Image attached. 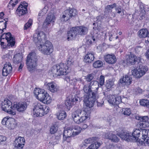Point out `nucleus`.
I'll return each mask as SVG.
<instances>
[{"instance_id": "nucleus-1", "label": "nucleus", "mask_w": 149, "mask_h": 149, "mask_svg": "<svg viewBox=\"0 0 149 149\" xmlns=\"http://www.w3.org/2000/svg\"><path fill=\"white\" fill-rule=\"evenodd\" d=\"M98 82L96 81H92L84 85L83 91L84 92L83 97V101L87 108H85L86 111L90 112V108L93 107L97 95V91L98 87L96 86L98 85Z\"/></svg>"}, {"instance_id": "nucleus-2", "label": "nucleus", "mask_w": 149, "mask_h": 149, "mask_svg": "<svg viewBox=\"0 0 149 149\" xmlns=\"http://www.w3.org/2000/svg\"><path fill=\"white\" fill-rule=\"evenodd\" d=\"M34 41L36 43L37 48L42 54L49 55L53 52L52 43L45 38V35L43 32L35 33L33 35Z\"/></svg>"}, {"instance_id": "nucleus-3", "label": "nucleus", "mask_w": 149, "mask_h": 149, "mask_svg": "<svg viewBox=\"0 0 149 149\" xmlns=\"http://www.w3.org/2000/svg\"><path fill=\"white\" fill-rule=\"evenodd\" d=\"M88 31V29L86 27L84 26L74 27L70 29L67 33V39L71 40L77 35L83 36L86 34Z\"/></svg>"}, {"instance_id": "nucleus-4", "label": "nucleus", "mask_w": 149, "mask_h": 149, "mask_svg": "<svg viewBox=\"0 0 149 149\" xmlns=\"http://www.w3.org/2000/svg\"><path fill=\"white\" fill-rule=\"evenodd\" d=\"M90 113V112L88 110L86 111V109L83 111L78 109L72 113V117L76 123L79 124L87 118Z\"/></svg>"}, {"instance_id": "nucleus-5", "label": "nucleus", "mask_w": 149, "mask_h": 149, "mask_svg": "<svg viewBox=\"0 0 149 149\" xmlns=\"http://www.w3.org/2000/svg\"><path fill=\"white\" fill-rule=\"evenodd\" d=\"M34 93L36 98L43 103L48 104L51 102L50 97L43 89L36 88L34 90Z\"/></svg>"}, {"instance_id": "nucleus-6", "label": "nucleus", "mask_w": 149, "mask_h": 149, "mask_svg": "<svg viewBox=\"0 0 149 149\" xmlns=\"http://www.w3.org/2000/svg\"><path fill=\"white\" fill-rule=\"evenodd\" d=\"M70 68L66 65L61 63L58 65L54 66L51 70L54 77L66 74L69 72Z\"/></svg>"}, {"instance_id": "nucleus-7", "label": "nucleus", "mask_w": 149, "mask_h": 149, "mask_svg": "<svg viewBox=\"0 0 149 149\" xmlns=\"http://www.w3.org/2000/svg\"><path fill=\"white\" fill-rule=\"evenodd\" d=\"M33 111L34 115L37 117H41L48 113L49 108L46 105H42L38 103L34 106Z\"/></svg>"}, {"instance_id": "nucleus-8", "label": "nucleus", "mask_w": 149, "mask_h": 149, "mask_svg": "<svg viewBox=\"0 0 149 149\" xmlns=\"http://www.w3.org/2000/svg\"><path fill=\"white\" fill-rule=\"evenodd\" d=\"M37 57L34 52H31L29 54L26 60V64L29 71L35 69L37 65Z\"/></svg>"}, {"instance_id": "nucleus-9", "label": "nucleus", "mask_w": 149, "mask_h": 149, "mask_svg": "<svg viewBox=\"0 0 149 149\" xmlns=\"http://www.w3.org/2000/svg\"><path fill=\"white\" fill-rule=\"evenodd\" d=\"M148 70L147 66L140 65L139 67L132 71V75L135 78H139L144 75Z\"/></svg>"}, {"instance_id": "nucleus-10", "label": "nucleus", "mask_w": 149, "mask_h": 149, "mask_svg": "<svg viewBox=\"0 0 149 149\" xmlns=\"http://www.w3.org/2000/svg\"><path fill=\"white\" fill-rule=\"evenodd\" d=\"M1 123L10 130L14 129L17 126L16 120L13 118L5 117L2 120Z\"/></svg>"}, {"instance_id": "nucleus-11", "label": "nucleus", "mask_w": 149, "mask_h": 149, "mask_svg": "<svg viewBox=\"0 0 149 149\" xmlns=\"http://www.w3.org/2000/svg\"><path fill=\"white\" fill-rule=\"evenodd\" d=\"M1 107L3 110L11 115H14L16 114L15 111L12 107L11 102L8 99H5L2 102Z\"/></svg>"}, {"instance_id": "nucleus-12", "label": "nucleus", "mask_w": 149, "mask_h": 149, "mask_svg": "<svg viewBox=\"0 0 149 149\" xmlns=\"http://www.w3.org/2000/svg\"><path fill=\"white\" fill-rule=\"evenodd\" d=\"M141 130L142 136L139 140V143L141 145L146 143L149 146V130L141 128Z\"/></svg>"}, {"instance_id": "nucleus-13", "label": "nucleus", "mask_w": 149, "mask_h": 149, "mask_svg": "<svg viewBox=\"0 0 149 149\" xmlns=\"http://www.w3.org/2000/svg\"><path fill=\"white\" fill-rule=\"evenodd\" d=\"M76 15V11L74 9H71L69 10H66L64 11L63 14L61 19L62 21H66L72 16H74Z\"/></svg>"}, {"instance_id": "nucleus-14", "label": "nucleus", "mask_w": 149, "mask_h": 149, "mask_svg": "<svg viewBox=\"0 0 149 149\" xmlns=\"http://www.w3.org/2000/svg\"><path fill=\"white\" fill-rule=\"evenodd\" d=\"M107 100L109 104L113 105L118 104L122 102L121 97L119 96L109 95L107 96Z\"/></svg>"}, {"instance_id": "nucleus-15", "label": "nucleus", "mask_w": 149, "mask_h": 149, "mask_svg": "<svg viewBox=\"0 0 149 149\" xmlns=\"http://www.w3.org/2000/svg\"><path fill=\"white\" fill-rule=\"evenodd\" d=\"M25 139L23 137L19 136L16 138L14 143L15 149H22L23 148Z\"/></svg>"}, {"instance_id": "nucleus-16", "label": "nucleus", "mask_w": 149, "mask_h": 149, "mask_svg": "<svg viewBox=\"0 0 149 149\" xmlns=\"http://www.w3.org/2000/svg\"><path fill=\"white\" fill-rule=\"evenodd\" d=\"M55 20V17L52 13H49L48 15L45 22L43 24V27L46 28L50 26V23L54 22Z\"/></svg>"}, {"instance_id": "nucleus-17", "label": "nucleus", "mask_w": 149, "mask_h": 149, "mask_svg": "<svg viewBox=\"0 0 149 149\" xmlns=\"http://www.w3.org/2000/svg\"><path fill=\"white\" fill-rule=\"evenodd\" d=\"M139 120H140L139 126L140 127L145 128L149 126V118L147 116L138 117Z\"/></svg>"}, {"instance_id": "nucleus-18", "label": "nucleus", "mask_w": 149, "mask_h": 149, "mask_svg": "<svg viewBox=\"0 0 149 149\" xmlns=\"http://www.w3.org/2000/svg\"><path fill=\"white\" fill-rule=\"evenodd\" d=\"M104 60L106 62L110 64H113L116 63L117 59L115 55L113 54H107L104 56Z\"/></svg>"}, {"instance_id": "nucleus-19", "label": "nucleus", "mask_w": 149, "mask_h": 149, "mask_svg": "<svg viewBox=\"0 0 149 149\" xmlns=\"http://www.w3.org/2000/svg\"><path fill=\"white\" fill-rule=\"evenodd\" d=\"M27 104L25 102H23L18 103L16 104H14L13 107L15 108L19 112H23L27 108Z\"/></svg>"}, {"instance_id": "nucleus-20", "label": "nucleus", "mask_w": 149, "mask_h": 149, "mask_svg": "<svg viewBox=\"0 0 149 149\" xmlns=\"http://www.w3.org/2000/svg\"><path fill=\"white\" fill-rule=\"evenodd\" d=\"M100 32L97 29H95L91 33V38L94 41H97L101 38Z\"/></svg>"}, {"instance_id": "nucleus-21", "label": "nucleus", "mask_w": 149, "mask_h": 149, "mask_svg": "<svg viewBox=\"0 0 149 149\" xmlns=\"http://www.w3.org/2000/svg\"><path fill=\"white\" fill-rule=\"evenodd\" d=\"M47 89L52 93L58 91L59 89V87L54 82L48 83L47 85Z\"/></svg>"}, {"instance_id": "nucleus-22", "label": "nucleus", "mask_w": 149, "mask_h": 149, "mask_svg": "<svg viewBox=\"0 0 149 149\" xmlns=\"http://www.w3.org/2000/svg\"><path fill=\"white\" fill-rule=\"evenodd\" d=\"M104 135L106 138L108 139L113 142H118L119 140L117 136L111 132H108L105 133Z\"/></svg>"}, {"instance_id": "nucleus-23", "label": "nucleus", "mask_w": 149, "mask_h": 149, "mask_svg": "<svg viewBox=\"0 0 149 149\" xmlns=\"http://www.w3.org/2000/svg\"><path fill=\"white\" fill-rule=\"evenodd\" d=\"M12 68L10 63L5 64L4 65L2 70V75L3 76H7L12 71Z\"/></svg>"}, {"instance_id": "nucleus-24", "label": "nucleus", "mask_w": 149, "mask_h": 149, "mask_svg": "<svg viewBox=\"0 0 149 149\" xmlns=\"http://www.w3.org/2000/svg\"><path fill=\"white\" fill-rule=\"evenodd\" d=\"M141 128L140 129H134L133 132L131 134L133 141H136L139 142L140 139L139 138V137L141 134Z\"/></svg>"}, {"instance_id": "nucleus-25", "label": "nucleus", "mask_w": 149, "mask_h": 149, "mask_svg": "<svg viewBox=\"0 0 149 149\" xmlns=\"http://www.w3.org/2000/svg\"><path fill=\"white\" fill-rule=\"evenodd\" d=\"M6 40L8 42L7 45L8 46L12 47L15 44V39L12 36L10 32L6 33Z\"/></svg>"}, {"instance_id": "nucleus-26", "label": "nucleus", "mask_w": 149, "mask_h": 149, "mask_svg": "<svg viewBox=\"0 0 149 149\" xmlns=\"http://www.w3.org/2000/svg\"><path fill=\"white\" fill-rule=\"evenodd\" d=\"M17 15L19 16L23 15L27 13L26 8H22V6H19L16 10Z\"/></svg>"}, {"instance_id": "nucleus-27", "label": "nucleus", "mask_w": 149, "mask_h": 149, "mask_svg": "<svg viewBox=\"0 0 149 149\" xmlns=\"http://www.w3.org/2000/svg\"><path fill=\"white\" fill-rule=\"evenodd\" d=\"M96 139L95 137H93L85 139L84 142L81 145V147L82 148L86 147L87 146V145L94 142L96 140Z\"/></svg>"}, {"instance_id": "nucleus-28", "label": "nucleus", "mask_w": 149, "mask_h": 149, "mask_svg": "<svg viewBox=\"0 0 149 149\" xmlns=\"http://www.w3.org/2000/svg\"><path fill=\"white\" fill-rule=\"evenodd\" d=\"M94 59V55L92 53H88L85 57L84 61L86 63H90Z\"/></svg>"}, {"instance_id": "nucleus-29", "label": "nucleus", "mask_w": 149, "mask_h": 149, "mask_svg": "<svg viewBox=\"0 0 149 149\" xmlns=\"http://www.w3.org/2000/svg\"><path fill=\"white\" fill-rule=\"evenodd\" d=\"M132 78L130 76L125 75L122 79L120 80V82L121 83H124L126 85H129L131 84Z\"/></svg>"}, {"instance_id": "nucleus-30", "label": "nucleus", "mask_w": 149, "mask_h": 149, "mask_svg": "<svg viewBox=\"0 0 149 149\" xmlns=\"http://www.w3.org/2000/svg\"><path fill=\"white\" fill-rule=\"evenodd\" d=\"M136 56L133 54H130L126 59L127 64H133L136 61Z\"/></svg>"}, {"instance_id": "nucleus-31", "label": "nucleus", "mask_w": 149, "mask_h": 149, "mask_svg": "<svg viewBox=\"0 0 149 149\" xmlns=\"http://www.w3.org/2000/svg\"><path fill=\"white\" fill-rule=\"evenodd\" d=\"M121 137L123 139H125L127 141H133L131 133H124L122 135H121Z\"/></svg>"}, {"instance_id": "nucleus-32", "label": "nucleus", "mask_w": 149, "mask_h": 149, "mask_svg": "<svg viewBox=\"0 0 149 149\" xmlns=\"http://www.w3.org/2000/svg\"><path fill=\"white\" fill-rule=\"evenodd\" d=\"M71 127L74 136L79 134L82 130L81 128L77 125H72Z\"/></svg>"}, {"instance_id": "nucleus-33", "label": "nucleus", "mask_w": 149, "mask_h": 149, "mask_svg": "<svg viewBox=\"0 0 149 149\" xmlns=\"http://www.w3.org/2000/svg\"><path fill=\"white\" fill-rule=\"evenodd\" d=\"M138 35L140 38H145L147 37L148 30L146 29H142L138 32Z\"/></svg>"}, {"instance_id": "nucleus-34", "label": "nucleus", "mask_w": 149, "mask_h": 149, "mask_svg": "<svg viewBox=\"0 0 149 149\" xmlns=\"http://www.w3.org/2000/svg\"><path fill=\"white\" fill-rule=\"evenodd\" d=\"M63 135L66 136H74L71 127L68 128L64 131Z\"/></svg>"}, {"instance_id": "nucleus-35", "label": "nucleus", "mask_w": 149, "mask_h": 149, "mask_svg": "<svg viewBox=\"0 0 149 149\" xmlns=\"http://www.w3.org/2000/svg\"><path fill=\"white\" fill-rule=\"evenodd\" d=\"M22 56L19 53L15 55L13 58V60L14 63L15 64H17L20 62L22 60Z\"/></svg>"}, {"instance_id": "nucleus-36", "label": "nucleus", "mask_w": 149, "mask_h": 149, "mask_svg": "<svg viewBox=\"0 0 149 149\" xmlns=\"http://www.w3.org/2000/svg\"><path fill=\"white\" fill-rule=\"evenodd\" d=\"M20 0H11L8 4V8L9 9H13L15 5H16Z\"/></svg>"}, {"instance_id": "nucleus-37", "label": "nucleus", "mask_w": 149, "mask_h": 149, "mask_svg": "<svg viewBox=\"0 0 149 149\" xmlns=\"http://www.w3.org/2000/svg\"><path fill=\"white\" fill-rule=\"evenodd\" d=\"M74 99H70L67 100L65 102V104L66 106L68 107V109H69L70 107H72L74 104Z\"/></svg>"}, {"instance_id": "nucleus-38", "label": "nucleus", "mask_w": 149, "mask_h": 149, "mask_svg": "<svg viewBox=\"0 0 149 149\" xmlns=\"http://www.w3.org/2000/svg\"><path fill=\"white\" fill-rule=\"evenodd\" d=\"M58 119L59 120H63L66 117V114L65 111H61L57 115Z\"/></svg>"}, {"instance_id": "nucleus-39", "label": "nucleus", "mask_w": 149, "mask_h": 149, "mask_svg": "<svg viewBox=\"0 0 149 149\" xmlns=\"http://www.w3.org/2000/svg\"><path fill=\"white\" fill-rule=\"evenodd\" d=\"M100 145V143L96 142L90 145L86 149H97Z\"/></svg>"}, {"instance_id": "nucleus-40", "label": "nucleus", "mask_w": 149, "mask_h": 149, "mask_svg": "<svg viewBox=\"0 0 149 149\" xmlns=\"http://www.w3.org/2000/svg\"><path fill=\"white\" fill-rule=\"evenodd\" d=\"M67 66L70 68V67L74 64V60L72 56H69L67 60Z\"/></svg>"}, {"instance_id": "nucleus-41", "label": "nucleus", "mask_w": 149, "mask_h": 149, "mask_svg": "<svg viewBox=\"0 0 149 149\" xmlns=\"http://www.w3.org/2000/svg\"><path fill=\"white\" fill-rule=\"evenodd\" d=\"M116 4L114 3L112 5H108L105 7L106 11L108 13H112V9L116 7Z\"/></svg>"}, {"instance_id": "nucleus-42", "label": "nucleus", "mask_w": 149, "mask_h": 149, "mask_svg": "<svg viewBox=\"0 0 149 149\" xmlns=\"http://www.w3.org/2000/svg\"><path fill=\"white\" fill-rule=\"evenodd\" d=\"M103 65V63L102 61L97 60L93 63V66L95 68H98L102 67Z\"/></svg>"}, {"instance_id": "nucleus-43", "label": "nucleus", "mask_w": 149, "mask_h": 149, "mask_svg": "<svg viewBox=\"0 0 149 149\" xmlns=\"http://www.w3.org/2000/svg\"><path fill=\"white\" fill-rule=\"evenodd\" d=\"M141 105L147 107H149V101L147 100L143 99L140 101Z\"/></svg>"}, {"instance_id": "nucleus-44", "label": "nucleus", "mask_w": 149, "mask_h": 149, "mask_svg": "<svg viewBox=\"0 0 149 149\" xmlns=\"http://www.w3.org/2000/svg\"><path fill=\"white\" fill-rule=\"evenodd\" d=\"M6 34L5 33H4L2 35H1V36L0 38V42H1V46H3V48H5L6 47V45H3L4 44V42L3 40H5V39H6Z\"/></svg>"}, {"instance_id": "nucleus-45", "label": "nucleus", "mask_w": 149, "mask_h": 149, "mask_svg": "<svg viewBox=\"0 0 149 149\" xmlns=\"http://www.w3.org/2000/svg\"><path fill=\"white\" fill-rule=\"evenodd\" d=\"M146 13V11L144 10L143 9L141 10V12L139 14L140 17L139 19L140 20H141L143 18L146 20H147L149 19L145 17Z\"/></svg>"}, {"instance_id": "nucleus-46", "label": "nucleus", "mask_w": 149, "mask_h": 149, "mask_svg": "<svg viewBox=\"0 0 149 149\" xmlns=\"http://www.w3.org/2000/svg\"><path fill=\"white\" fill-rule=\"evenodd\" d=\"M33 20L32 19H30L28 22L26 23L24 26V29L27 30L29 28L32 24Z\"/></svg>"}, {"instance_id": "nucleus-47", "label": "nucleus", "mask_w": 149, "mask_h": 149, "mask_svg": "<svg viewBox=\"0 0 149 149\" xmlns=\"http://www.w3.org/2000/svg\"><path fill=\"white\" fill-rule=\"evenodd\" d=\"M122 110L123 113L125 115L129 116L131 113V111L130 109H123Z\"/></svg>"}, {"instance_id": "nucleus-48", "label": "nucleus", "mask_w": 149, "mask_h": 149, "mask_svg": "<svg viewBox=\"0 0 149 149\" xmlns=\"http://www.w3.org/2000/svg\"><path fill=\"white\" fill-rule=\"evenodd\" d=\"M106 84L105 85L107 89H110L114 85V84L113 81L108 80L106 81Z\"/></svg>"}, {"instance_id": "nucleus-49", "label": "nucleus", "mask_w": 149, "mask_h": 149, "mask_svg": "<svg viewBox=\"0 0 149 149\" xmlns=\"http://www.w3.org/2000/svg\"><path fill=\"white\" fill-rule=\"evenodd\" d=\"M58 130V127L56 125L52 126L50 130V133L52 134H54Z\"/></svg>"}, {"instance_id": "nucleus-50", "label": "nucleus", "mask_w": 149, "mask_h": 149, "mask_svg": "<svg viewBox=\"0 0 149 149\" xmlns=\"http://www.w3.org/2000/svg\"><path fill=\"white\" fill-rule=\"evenodd\" d=\"M47 12V9L45 8H44L39 12L38 14L39 16H44L46 13Z\"/></svg>"}, {"instance_id": "nucleus-51", "label": "nucleus", "mask_w": 149, "mask_h": 149, "mask_svg": "<svg viewBox=\"0 0 149 149\" xmlns=\"http://www.w3.org/2000/svg\"><path fill=\"white\" fill-rule=\"evenodd\" d=\"M104 76L101 75L100 76L99 84L101 86H102L104 85Z\"/></svg>"}, {"instance_id": "nucleus-52", "label": "nucleus", "mask_w": 149, "mask_h": 149, "mask_svg": "<svg viewBox=\"0 0 149 149\" xmlns=\"http://www.w3.org/2000/svg\"><path fill=\"white\" fill-rule=\"evenodd\" d=\"M93 75L91 74H90L86 76V79L87 81L90 82L93 79Z\"/></svg>"}, {"instance_id": "nucleus-53", "label": "nucleus", "mask_w": 149, "mask_h": 149, "mask_svg": "<svg viewBox=\"0 0 149 149\" xmlns=\"http://www.w3.org/2000/svg\"><path fill=\"white\" fill-rule=\"evenodd\" d=\"M72 136H66L63 135V141H66L67 143L70 142Z\"/></svg>"}, {"instance_id": "nucleus-54", "label": "nucleus", "mask_w": 149, "mask_h": 149, "mask_svg": "<svg viewBox=\"0 0 149 149\" xmlns=\"http://www.w3.org/2000/svg\"><path fill=\"white\" fill-rule=\"evenodd\" d=\"M55 138V139L56 140H56L55 141H54L53 142L50 141L49 142V143L52 144V145H54L58 143L57 141L60 139V137L59 136H55V138H54V137H53V138L54 139Z\"/></svg>"}, {"instance_id": "nucleus-55", "label": "nucleus", "mask_w": 149, "mask_h": 149, "mask_svg": "<svg viewBox=\"0 0 149 149\" xmlns=\"http://www.w3.org/2000/svg\"><path fill=\"white\" fill-rule=\"evenodd\" d=\"M6 140V138L3 136L0 135V144H1V142L5 141Z\"/></svg>"}, {"instance_id": "nucleus-56", "label": "nucleus", "mask_w": 149, "mask_h": 149, "mask_svg": "<svg viewBox=\"0 0 149 149\" xmlns=\"http://www.w3.org/2000/svg\"><path fill=\"white\" fill-rule=\"evenodd\" d=\"M7 21H6L5 22L3 23L5 28H3L2 29H0V34L2 33L3 31V30L6 29L7 26Z\"/></svg>"}, {"instance_id": "nucleus-57", "label": "nucleus", "mask_w": 149, "mask_h": 149, "mask_svg": "<svg viewBox=\"0 0 149 149\" xmlns=\"http://www.w3.org/2000/svg\"><path fill=\"white\" fill-rule=\"evenodd\" d=\"M19 6H22V8H26L28 6V3L25 2L24 1L22 3H21Z\"/></svg>"}, {"instance_id": "nucleus-58", "label": "nucleus", "mask_w": 149, "mask_h": 149, "mask_svg": "<svg viewBox=\"0 0 149 149\" xmlns=\"http://www.w3.org/2000/svg\"><path fill=\"white\" fill-rule=\"evenodd\" d=\"M135 91L137 93H139V94H141L142 93L143 91L142 89L138 88L135 89Z\"/></svg>"}, {"instance_id": "nucleus-59", "label": "nucleus", "mask_w": 149, "mask_h": 149, "mask_svg": "<svg viewBox=\"0 0 149 149\" xmlns=\"http://www.w3.org/2000/svg\"><path fill=\"white\" fill-rule=\"evenodd\" d=\"M115 8V10L116 11H117V13L120 14V13H121V9L120 8L116 7Z\"/></svg>"}, {"instance_id": "nucleus-60", "label": "nucleus", "mask_w": 149, "mask_h": 149, "mask_svg": "<svg viewBox=\"0 0 149 149\" xmlns=\"http://www.w3.org/2000/svg\"><path fill=\"white\" fill-rule=\"evenodd\" d=\"M146 54L147 58L149 60V49L148 50Z\"/></svg>"}, {"instance_id": "nucleus-61", "label": "nucleus", "mask_w": 149, "mask_h": 149, "mask_svg": "<svg viewBox=\"0 0 149 149\" xmlns=\"http://www.w3.org/2000/svg\"><path fill=\"white\" fill-rule=\"evenodd\" d=\"M23 66V65L22 63H21L19 66V67L18 70L20 71L22 69Z\"/></svg>"}, {"instance_id": "nucleus-62", "label": "nucleus", "mask_w": 149, "mask_h": 149, "mask_svg": "<svg viewBox=\"0 0 149 149\" xmlns=\"http://www.w3.org/2000/svg\"><path fill=\"white\" fill-rule=\"evenodd\" d=\"M69 76H66L65 78H64L65 80L68 83V82H70L69 81Z\"/></svg>"}, {"instance_id": "nucleus-63", "label": "nucleus", "mask_w": 149, "mask_h": 149, "mask_svg": "<svg viewBox=\"0 0 149 149\" xmlns=\"http://www.w3.org/2000/svg\"><path fill=\"white\" fill-rule=\"evenodd\" d=\"M73 78L72 77H69V81L70 82H68V83L70 84L72 83V81H73Z\"/></svg>"}, {"instance_id": "nucleus-64", "label": "nucleus", "mask_w": 149, "mask_h": 149, "mask_svg": "<svg viewBox=\"0 0 149 149\" xmlns=\"http://www.w3.org/2000/svg\"><path fill=\"white\" fill-rule=\"evenodd\" d=\"M88 127L87 125L86 124H84L83 125L82 128L83 129H86Z\"/></svg>"}]
</instances>
